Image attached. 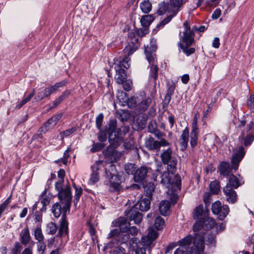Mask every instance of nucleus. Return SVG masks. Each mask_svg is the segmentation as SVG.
<instances>
[{
    "label": "nucleus",
    "mask_w": 254,
    "mask_h": 254,
    "mask_svg": "<svg viewBox=\"0 0 254 254\" xmlns=\"http://www.w3.org/2000/svg\"><path fill=\"white\" fill-rule=\"evenodd\" d=\"M128 44L124 50V53L127 56L131 55L136 51L139 46V39L137 36L136 30L133 29L128 31Z\"/></svg>",
    "instance_id": "6e6552de"
},
{
    "label": "nucleus",
    "mask_w": 254,
    "mask_h": 254,
    "mask_svg": "<svg viewBox=\"0 0 254 254\" xmlns=\"http://www.w3.org/2000/svg\"><path fill=\"white\" fill-rule=\"evenodd\" d=\"M152 199L149 198L144 197L142 200L138 201V202L134 205L135 206L138 207L140 210L141 211H147L150 208V202Z\"/></svg>",
    "instance_id": "a878e982"
},
{
    "label": "nucleus",
    "mask_w": 254,
    "mask_h": 254,
    "mask_svg": "<svg viewBox=\"0 0 254 254\" xmlns=\"http://www.w3.org/2000/svg\"><path fill=\"white\" fill-rule=\"evenodd\" d=\"M53 92L49 87L45 88L43 91L38 92L34 97L36 102L40 101L45 98L49 97Z\"/></svg>",
    "instance_id": "c756f323"
},
{
    "label": "nucleus",
    "mask_w": 254,
    "mask_h": 254,
    "mask_svg": "<svg viewBox=\"0 0 254 254\" xmlns=\"http://www.w3.org/2000/svg\"><path fill=\"white\" fill-rule=\"evenodd\" d=\"M170 202L167 200H162L159 206V209L161 215L166 216L170 212Z\"/></svg>",
    "instance_id": "393cba45"
},
{
    "label": "nucleus",
    "mask_w": 254,
    "mask_h": 254,
    "mask_svg": "<svg viewBox=\"0 0 254 254\" xmlns=\"http://www.w3.org/2000/svg\"><path fill=\"white\" fill-rule=\"evenodd\" d=\"M158 237V233L157 231L153 228H149L147 234L141 238V247H137L135 250V254H146V251L150 254L152 249L156 244V240Z\"/></svg>",
    "instance_id": "20e7f679"
},
{
    "label": "nucleus",
    "mask_w": 254,
    "mask_h": 254,
    "mask_svg": "<svg viewBox=\"0 0 254 254\" xmlns=\"http://www.w3.org/2000/svg\"><path fill=\"white\" fill-rule=\"evenodd\" d=\"M156 49V41L152 39L150 41L149 46L145 47L144 50L146 59L149 64L148 66V68L149 69V79L150 80L152 79L153 80L154 86L156 85L159 71V67L157 65Z\"/></svg>",
    "instance_id": "f03ea898"
},
{
    "label": "nucleus",
    "mask_w": 254,
    "mask_h": 254,
    "mask_svg": "<svg viewBox=\"0 0 254 254\" xmlns=\"http://www.w3.org/2000/svg\"><path fill=\"white\" fill-rule=\"evenodd\" d=\"M245 155L244 148L242 146L239 147L236 152L232 155L231 160V165L235 171L238 169L239 163L244 158Z\"/></svg>",
    "instance_id": "4468645a"
},
{
    "label": "nucleus",
    "mask_w": 254,
    "mask_h": 254,
    "mask_svg": "<svg viewBox=\"0 0 254 254\" xmlns=\"http://www.w3.org/2000/svg\"><path fill=\"white\" fill-rule=\"evenodd\" d=\"M223 191L225 195L226 196L227 200L229 202L234 203L236 201L237 198L236 192L231 186H226L223 188Z\"/></svg>",
    "instance_id": "6ab92c4d"
},
{
    "label": "nucleus",
    "mask_w": 254,
    "mask_h": 254,
    "mask_svg": "<svg viewBox=\"0 0 254 254\" xmlns=\"http://www.w3.org/2000/svg\"><path fill=\"white\" fill-rule=\"evenodd\" d=\"M199 132V130H191L190 133V144L192 148H194L197 145Z\"/></svg>",
    "instance_id": "2f4dec72"
},
{
    "label": "nucleus",
    "mask_w": 254,
    "mask_h": 254,
    "mask_svg": "<svg viewBox=\"0 0 254 254\" xmlns=\"http://www.w3.org/2000/svg\"><path fill=\"white\" fill-rule=\"evenodd\" d=\"M210 190L212 194H217L220 191V185L218 181L215 180L210 183Z\"/></svg>",
    "instance_id": "ea45409f"
},
{
    "label": "nucleus",
    "mask_w": 254,
    "mask_h": 254,
    "mask_svg": "<svg viewBox=\"0 0 254 254\" xmlns=\"http://www.w3.org/2000/svg\"><path fill=\"white\" fill-rule=\"evenodd\" d=\"M155 186L152 183H148L144 187V194L145 197L149 198L150 199L152 198V194L154 191Z\"/></svg>",
    "instance_id": "473e14b6"
},
{
    "label": "nucleus",
    "mask_w": 254,
    "mask_h": 254,
    "mask_svg": "<svg viewBox=\"0 0 254 254\" xmlns=\"http://www.w3.org/2000/svg\"><path fill=\"white\" fill-rule=\"evenodd\" d=\"M35 239L38 242L44 241V236L42 233V231L40 227H37L34 230Z\"/></svg>",
    "instance_id": "8fccbe9b"
},
{
    "label": "nucleus",
    "mask_w": 254,
    "mask_h": 254,
    "mask_svg": "<svg viewBox=\"0 0 254 254\" xmlns=\"http://www.w3.org/2000/svg\"><path fill=\"white\" fill-rule=\"evenodd\" d=\"M55 189L58 191V196L60 203H55L52 211L56 218H59L63 212H69L72 200L71 190L69 185L63 188V181H59L55 183Z\"/></svg>",
    "instance_id": "f257e3e1"
},
{
    "label": "nucleus",
    "mask_w": 254,
    "mask_h": 254,
    "mask_svg": "<svg viewBox=\"0 0 254 254\" xmlns=\"http://www.w3.org/2000/svg\"><path fill=\"white\" fill-rule=\"evenodd\" d=\"M165 226L164 219L158 216L155 220L154 226L157 230H162Z\"/></svg>",
    "instance_id": "a18cd8bd"
},
{
    "label": "nucleus",
    "mask_w": 254,
    "mask_h": 254,
    "mask_svg": "<svg viewBox=\"0 0 254 254\" xmlns=\"http://www.w3.org/2000/svg\"><path fill=\"white\" fill-rule=\"evenodd\" d=\"M126 105H127L129 108H133L135 107L136 105V99L135 97L132 96L130 98H128V100Z\"/></svg>",
    "instance_id": "680f3d73"
},
{
    "label": "nucleus",
    "mask_w": 254,
    "mask_h": 254,
    "mask_svg": "<svg viewBox=\"0 0 254 254\" xmlns=\"http://www.w3.org/2000/svg\"><path fill=\"white\" fill-rule=\"evenodd\" d=\"M70 151V148L68 147L67 149L64 152L63 157L61 159V161L64 164H66L67 162V159L69 157V152Z\"/></svg>",
    "instance_id": "774afa93"
},
{
    "label": "nucleus",
    "mask_w": 254,
    "mask_h": 254,
    "mask_svg": "<svg viewBox=\"0 0 254 254\" xmlns=\"http://www.w3.org/2000/svg\"><path fill=\"white\" fill-rule=\"evenodd\" d=\"M91 169L92 173L90 175L89 182L91 184H94L99 180V168L97 165H94L91 167Z\"/></svg>",
    "instance_id": "c85d7f7f"
},
{
    "label": "nucleus",
    "mask_w": 254,
    "mask_h": 254,
    "mask_svg": "<svg viewBox=\"0 0 254 254\" xmlns=\"http://www.w3.org/2000/svg\"><path fill=\"white\" fill-rule=\"evenodd\" d=\"M104 115L103 113H100L96 118V126L97 128L101 130L103 122Z\"/></svg>",
    "instance_id": "bf43d9fd"
},
{
    "label": "nucleus",
    "mask_w": 254,
    "mask_h": 254,
    "mask_svg": "<svg viewBox=\"0 0 254 254\" xmlns=\"http://www.w3.org/2000/svg\"><path fill=\"white\" fill-rule=\"evenodd\" d=\"M233 170L229 162L222 161L217 167V172L221 178H227L232 173Z\"/></svg>",
    "instance_id": "2eb2a0df"
},
{
    "label": "nucleus",
    "mask_w": 254,
    "mask_h": 254,
    "mask_svg": "<svg viewBox=\"0 0 254 254\" xmlns=\"http://www.w3.org/2000/svg\"><path fill=\"white\" fill-rule=\"evenodd\" d=\"M108 139L109 143L114 147L119 146L123 141L121 136V130L117 127V120L113 119L110 121L108 128Z\"/></svg>",
    "instance_id": "423d86ee"
},
{
    "label": "nucleus",
    "mask_w": 254,
    "mask_h": 254,
    "mask_svg": "<svg viewBox=\"0 0 254 254\" xmlns=\"http://www.w3.org/2000/svg\"><path fill=\"white\" fill-rule=\"evenodd\" d=\"M67 212H63L61 214L62 218L60 221V227L58 232L56 235L57 237H62L64 234L68 235V223L66 219Z\"/></svg>",
    "instance_id": "dca6fc26"
},
{
    "label": "nucleus",
    "mask_w": 254,
    "mask_h": 254,
    "mask_svg": "<svg viewBox=\"0 0 254 254\" xmlns=\"http://www.w3.org/2000/svg\"><path fill=\"white\" fill-rule=\"evenodd\" d=\"M137 166L135 164L132 163H128L125 166V170L128 175H133L135 174Z\"/></svg>",
    "instance_id": "49530a36"
},
{
    "label": "nucleus",
    "mask_w": 254,
    "mask_h": 254,
    "mask_svg": "<svg viewBox=\"0 0 254 254\" xmlns=\"http://www.w3.org/2000/svg\"><path fill=\"white\" fill-rule=\"evenodd\" d=\"M154 19V18L152 15H145L142 16L141 18V24L144 27H147L153 21Z\"/></svg>",
    "instance_id": "f704fd0d"
},
{
    "label": "nucleus",
    "mask_w": 254,
    "mask_h": 254,
    "mask_svg": "<svg viewBox=\"0 0 254 254\" xmlns=\"http://www.w3.org/2000/svg\"><path fill=\"white\" fill-rule=\"evenodd\" d=\"M222 207L221 202L219 201H216L212 204V211L213 214H219L220 209Z\"/></svg>",
    "instance_id": "5fc2aeb1"
},
{
    "label": "nucleus",
    "mask_w": 254,
    "mask_h": 254,
    "mask_svg": "<svg viewBox=\"0 0 254 254\" xmlns=\"http://www.w3.org/2000/svg\"><path fill=\"white\" fill-rule=\"evenodd\" d=\"M194 236L189 235L179 242V245L181 247H189L192 242H193Z\"/></svg>",
    "instance_id": "c9c22d12"
},
{
    "label": "nucleus",
    "mask_w": 254,
    "mask_h": 254,
    "mask_svg": "<svg viewBox=\"0 0 254 254\" xmlns=\"http://www.w3.org/2000/svg\"><path fill=\"white\" fill-rule=\"evenodd\" d=\"M105 147V144L102 142L94 143L91 148L92 152H96L101 150Z\"/></svg>",
    "instance_id": "6e6d98bb"
},
{
    "label": "nucleus",
    "mask_w": 254,
    "mask_h": 254,
    "mask_svg": "<svg viewBox=\"0 0 254 254\" xmlns=\"http://www.w3.org/2000/svg\"><path fill=\"white\" fill-rule=\"evenodd\" d=\"M188 0H170L171 8L169 12H173L174 15H177L180 8Z\"/></svg>",
    "instance_id": "412c9836"
},
{
    "label": "nucleus",
    "mask_w": 254,
    "mask_h": 254,
    "mask_svg": "<svg viewBox=\"0 0 254 254\" xmlns=\"http://www.w3.org/2000/svg\"><path fill=\"white\" fill-rule=\"evenodd\" d=\"M119 84H122L124 89L126 91H129L132 88V83L130 79H126L123 83H119Z\"/></svg>",
    "instance_id": "4d7b16f0"
},
{
    "label": "nucleus",
    "mask_w": 254,
    "mask_h": 254,
    "mask_svg": "<svg viewBox=\"0 0 254 254\" xmlns=\"http://www.w3.org/2000/svg\"><path fill=\"white\" fill-rule=\"evenodd\" d=\"M130 59L126 56L117 57L114 59V68L116 70L115 78L118 83H123L127 79L126 69L130 66Z\"/></svg>",
    "instance_id": "39448f33"
},
{
    "label": "nucleus",
    "mask_w": 254,
    "mask_h": 254,
    "mask_svg": "<svg viewBox=\"0 0 254 254\" xmlns=\"http://www.w3.org/2000/svg\"><path fill=\"white\" fill-rule=\"evenodd\" d=\"M54 123L53 119L51 117L44 124V127L40 128L39 131L45 132L49 128L53 127L56 125V124Z\"/></svg>",
    "instance_id": "de8ad7c7"
},
{
    "label": "nucleus",
    "mask_w": 254,
    "mask_h": 254,
    "mask_svg": "<svg viewBox=\"0 0 254 254\" xmlns=\"http://www.w3.org/2000/svg\"><path fill=\"white\" fill-rule=\"evenodd\" d=\"M123 188L121 184H119V183H115V182H109V190L111 192H119L120 191L123 190Z\"/></svg>",
    "instance_id": "58836bf2"
},
{
    "label": "nucleus",
    "mask_w": 254,
    "mask_h": 254,
    "mask_svg": "<svg viewBox=\"0 0 254 254\" xmlns=\"http://www.w3.org/2000/svg\"><path fill=\"white\" fill-rule=\"evenodd\" d=\"M228 183L226 186H231L232 188L237 189L244 182L241 183V180L236 177L234 174H231L229 176Z\"/></svg>",
    "instance_id": "cd10ccee"
},
{
    "label": "nucleus",
    "mask_w": 254,
    "mask_h": 254,
    "mask_svg": "<svg viewBox=\"0 0 254 254\" xmlns=\"http://www.w3.org/2000/svg\"><path fill=\"white\" fill-rule=\"evenodd\" d=\"M215 235L209 234L205 238L204 237V239H205L206 242L207 243V244H212L215 242Z\"/></svg>",
    "instance_id": "69168bd1"
},
{
    "label": "nucleus",
    "mask_w": 254,
    "mask_h": 254,
    "mask_svg": "<svg viewBox=\"0 0 254 254\" xmlns=\"http://www.w3.org/2000/svg\"><path fill=\"white\" fill-rule=\"evenodd\" d=\"M203 213V206L202 204H200L196 206L193 211V217L195 219H199L201 217Z\"/></svg>",
    "instance_id": "e433bc0d"
},
{
    "label": "nucleus",
    "mask_w": 254,
    "mask_h": 254,
    "mask_svg": "<svg viewBox=\"0 0 254 254\" xmlns=\"http://www.w3.org/2000/svg\"><path fill=\"white\" fill-rule=\"evenodd\" d=\"M151 103V99L149 97L142 100L138 105L139 109L142 111L146 110Z\"/></svg>",
    "instance_id": "09e8293b"
},
{
    "label": "nucleus",
    "mask_w": 254,
    "mask_h": 254,
    "mask_svg": "<svg viewBox=\"0 0 254 254\" xmlns=\"http://www.w3.org/2000/svg\"><path fill=\"white\" fill-rule=\"evenodd\" d=\"M108 239L113 238L112 242L116 245L126 243L128 241L130 236L128 234H124L121 228L114 229L110 231L107 236Z\"/></svg>",
    "instance_id": "9d476101"
},
{
    "label": "nucleus",
    "mask_w": 254,
    "mask_h": 254,
    "mask_svg": "<svg viewBox=\"0 0 254 254\" xmlns=\"http://www.w3.org/2000/svg\"><path fill=\"white\" fill-rule=\"evenodd\" d=\"M151 172V168L146 166L136 168L133 177L134 181L136 183H143L147 177H149Z\"/></svg>",
    "instance_id": "9b49d317"
},
{
    "label": "nucleus",
    "mask_w": 254,
    "mask_h": 254,
    "mask_svg": "<svg viewBox=\"0 0 254 254\" xmlns=\"http://www.w3.org/2000/svg\"><path fill=\"white\" fill-rule=\"evenodd\" d=\"M229 212V207L227 205H223L220 209L219 214H217L216 215L218 216V218L220 220H223L228 214Z\"/></svg>",
    "instance_id": "37998d69"
},
{
    "label": "nucleus",
    "mask_w": 254,
    "mask_h": 254,
    "mask_svg": "<svg viewBox=\"0 0 254 254\" xmlns=\"http://www.w3.org/2000/svg\"><path fill=\"white\" fill-rule=\"evenodd\" d=\"M48 234L51 235H54L57 231L58 226L53 222H50L47 225Z\"/></svg>",
    "instance_id": "603ef678"
},
{
    "label": "nucleus",
    "mask_w": 254,
    "mask_h": 254,
    "mask_svg": "<svg viewBox=\"0 0 254 254\" xmlns=\"http://www.w3.org/2000/svg\"><path fill=\"white\" fill-rule=\"evenodd\" d=\"M239 139L241 142L243 141V143L245 146H248L250 145L254 140V135L250 133L245 137V132L242 131L239 137Z\"/></svg>",
    "instance_id": "bb28decb"
},
{
    "label": "nucleus",
    "mask_w": 254,
    "mask_h": 254,
    "mask_svg": "<svg viewBox=\"0 0 254 254\" xmlns=\"http://www.w3.org/2000/svg\"><path fill=\"white\" fill-rule=\"evenodd\" d=\"M75 196L74 200L77 202L79 200L80 196L82 193V189L81 187H77L75 186Z\"/></svg>",
    "instance_id": "338daca9"
},
{
    "label": "nucleus",
    "mask_w": 254,
    "mask_h": 254,
    "mask_svg": "<svg viewBox=\"0 0 254 254\" xmlns=\"http://www.w3.org/2000/svg\"><path fill=\"white\" fill-rule=\"evenodd\" d=\"M140 7L143 13H148L151 10L152 4L149 0H144L140 3Z\"/></svg>",
    "instance_id": "a19ab883"
},
{
    "label": "nucleus",
    "mask_w": 254,
    "mask_h": 254,
    "mask_svg": "<svg viewBox=\"0 0 254 254\" xmlns=\"http://www.w3.org/2000/svg\"><path fill=\"white\" fill-rule=\"evenodd\" d=\"M148 132L153 133L158 138L162 137L163 133L161 132L159 129H157V125L155 120H152L149 122L148 125Z\"/></svg>",
    "instance_id": "b1692460"
},
{
    "label": "nucleus",
    "mask_w": 254,
    "mask_h": 254,
    "mask_svg": "<svg viewBox=\"0 0 254 254\" xmlns=\"http://www.w3.org/2000/svg\"><path fill=\"white\" fill-rule=\"evenodd\" d=\"M20 241L21 244L26 246L30 241L31 238L30 235L29 230L27 226L22 230L20 235Z\"/></svg>",
    "instance_id": "5701e85b"
},
{
    "label": "nucleus",
    "mask_w": 254,
    "mask_h": 254,
    "mask_svg": "<svg viewBox=\"0 0 254 254\" xmlns=\"http://www.w3.org/2000/svg\"><path fill=\"white\" fill-rule=\"evenodd\" d=\"M116 226L121 228L123 232H124V234L136 236L138 233V229L135 226L128 227L127 220L124 218H119L116 222Z\"/></svg>",
    "instance_id": "ddd939ff"
},
{
    "label": "nucleus",
    "mask_w": 254,
    "mask_h": 254,
    "mask_svg": "<svg viewBox=\"0 0 254 254\" xmlns=\"http://www.w3.org/2000/svg\"><path fill=\"white\" fill-rule=\"evenodd\" d=\"M116 171H115L114 172L111 173L110 171L107 172L106 171V174L107 176V178H108L109 180V182H115V183H119V184H121L122 182V176H120L116 173Z\"/></svg>",
    "instance_id": "7c9ffc66"
},
{
    "label": "nucleus",
    "mask_w": 254,
    "mask_h": 254,
    "mask_svg": "<svg viewBox=\"0 0 254 254\" xmlns=\"http://www.w3.org/2000/svg\"><path fill=\"white\" fill-rule=\"evenodd\" d=\"M76 127H72L70 128L66 129L61 133V136L63 137H67L75 132L76 130Z\"/></svg>",
    "instance_id": "e2e57ef3"
},
{
    "label": "nucleus",
    "mask_w": 254,
    "mask_h": 254,
    "mask_svg": "<svg viewBox=\"0 0 254 254\" xmlns=\"http://www.w3.org/2000/svg\"><path fill=\"white\" fill-rule=\"evenodd\" d=\"M170 188H172L173 190L177 191L180 190L181 189V179L179 175H175L174 179L171 182Z\"/></svg>",
    "instance_id": "72a5a7b5"
},
{
    "label": "nucleus",
    "mask_w": 254,
    "mask_h": 254,
    "mask_svg": "<svg viewBox=\"0 0 254 254\" xmlns=\"http://www.w3.org/2000/svg\"><path fill=\"white\" fill-rule=\"evenodd\" d=\"M117 147H114L110 143V145L103 151V154L105 158L110 160L111 162H117L118 161L117 156L118 153L115 150Z\"/></svg>",
    "instance_id": "f3484780"
},
{
    "label": "nucleus",
    "mask_w": 254,
    "mask_h": 254,
    "mask_svg": "<svg viewBox=\"0 0 254 254\" xmlns=\"http://www.w3.org/2000/svg\"><path fill=\"white\" fill-rule=\"evenodd\" d=\"M125 215L129 221L133 220L135 224L140 223L142 219V214L138 211V207L132 206L125 211Z\"/></svg>",
    "instance_id": "f8f14e48"
},
{
    "label": "nucleus",
    "mask_w": 254,
    "mask_h": 254,
    "mask_svg": "<svg viewBox=\"0 0 254 254\" xmlns=\"http://www.w3.org/2000/svg\"><path fill=\"white\" fill-rule=\"evenodd\" d=\"M159 143L158 141L149 136L145 138V147L148 150L158 152L159 151Z\"/></svg>",
    "instance_id": "aec40b11"
},
{
    "label": "nucleus",
    "mask_w": 254,
    "mask_h": 254,
    "mask_svg": "<svg viewBox=\"0 0 254 254\" xmlns=\"http://www.w3.org/2000/svg\"><path fill=\"white\" fill-rule=\"evenodd\" d=\"M185 30L180 37V41L178 43L179 47L187 56H190L194 54L195 49L190 47L194 42V32L190 29V23L186 21L183 24Z\"/></svg>",
    "instance_id": "7ed1b4c3"
},
{
    "label": "nucleus",
    "mask_w": 254,
    "mask_h": 254,
    "mask_svg": "<svg viewBox=\"0 0 254 254\" xmlns=\"http://www.w3.org/2000/svg\"><path fill=\"white\" fill-rule=\"evenodd\" d=\"M216 225L215 219L204 215L202 218L199 219L193 224V230L194 232H198L201 229L204 230H208L214 229Z\"/></svg>",
    "instance_id": "1a4fd4ad"
},
{
    "label": "nucleus",
    "mask_w": 254,
    "mask_h": 254,
    "mask_svg": "<svg viewBox=\"0 0 254 254\" xmlns=\"http://www.w3.org/2000/svg\"><path fill=\"white\" fill-rule=\"evenodd\" d=\"M117 97L122 106L126 105V103L128 100L127 94L124 91L119 92Z\"/></svg>",
    "instance_id": "79ce46f5"
},
{
    "label": "nucleus",
    "mask_w": 254,
    "mask_h": 254,
    "mask_svg": "<svg viewBox=\"0 0 254 254\" xmlns=\"http://www.w3.org/2000/svg\"><path fill=\"white\" fill-rule=\"evenodd\" d=\"M179 196L178 194V192H176V191L175 190H172V192L170 195V200L171 201L172 203L174 205L176 204L178 200Z\"/></svg>",
    "instance_id": "0e129e2a"
},
{
    "label": "nucleus",
    "mask_w": 254,
    "mask_h": 254,
    "mask_svg": "<svg viewBox=\"0 0 254 254\" xmlns=\"http://www.w3.org/2000/svg\"><path fill=\"white\" fill-rule=\"evenodd\" d=\"M170 4L166 2L163 1L159 4L158 9L157 11L159 15H162L166 13L167 11L169 12Z\"/></svg>",
    "instance_id": "4c0bfd02"
},
{
    "label": "nucleus",
    "mask_w": 254,
    "mask_h": 254,
    "mask_svg": "<svg viewBox=\"0 0 254 254\" xmlns=\"http://www.w3.org/2000/svg\"><path fill=\"white\" fill-rule=\"evenodd\" d=\"M171 182V180L170 178L169 173L164 172L161 175V184L170 189Z\"/></svg>",
    "instance_id": "c03bdc74"
},
{
    "label": "nucleus",
    "mask_w": 254,
    "mask_h": 254,
    "mask_svg": "<svg viewBox=\"0 0 254 254\" xmlns=\"http://www.w3.org/2000/svg\"><path fill=\"white\" fill-rule=\"evenodd\" d=\"M161 161L164 165H167L169 172L173 174L177 170L178 160L175 156L173 155V151L171 148L163 150L160 154Z\"/></svg>",
    "instance_id": "0eeeda50"
},
{
    "label": "nucleus",
    "mask_w": 254,
    "mask_h": 254,
    "mask_svg": "<svg viewBox=\"0 0 254 254\" xmlns=\"http://www.w3.org/2000/svg\"><path fill=\"white\" fill-rule=\"evenodd\" d=\"M46 249V245L44 241L38 242L37 244V251L40 253L39 254H44Z\"/></svg>",
    "instance_id": "052dcab7"
},
{
    "label": "nucleus",
    "mask_w": 254,
    "mask_h": 254,
    "mask_svg": "<svg viewBox=\"0 0 254 254\" xmlns=\"http://www.w3.org/2000/svg\"><path fill=\"white\" fill-rule=\"evenodd\" d=\"M22 249V245L18 242H16L11 250L12 254H20Z\"/></svg>",
    "instance_id": "13d9d810"
},
{
    "label": "nucleus",
    "mask_w": 254,
    "mask_h": 254,
    "mask_svg": "<svg viewBox=\"0 0 254 254\" xmlns=\"http://www.w3.org/2000/svg\"><path fill=\"white\" fill-rule=\"evenodd\" d=\"M169 15L164 18L159 24L157 25V27H163L166 24L168 23L171 19L176 15H174L173 12H169Z\"/></svg>",
    "instance_id": "3c124183"
},
{
    "label": "nucleus",
    "mask_w": 254,
    "mask_h": 254,
    "mask_svg": "<svg viewBox=\"0 0 254 254\" xmlns=\"http://www.w3.org/2000/svg\"><path fill=\"white\" fill-rule=\"evenodd\" d=\"M189 132L190 130L189 128L186 127L183 131V132L179 139L180 150L182 151H185L188 147L189 139Z\"/></svg>",
    "instance_id": "a211bd4d"
},
{
    "label": "nucleus",
    "mask_w": 254,
    "mask_h": 254,
    "mask_svg": "<svg viewBox=\"0 0 254 254\" xmlns=\"http://www.w3.org/2000/svg\"><path fill=\"white\" fill-rule=\"evenodd\" d=\"M67 81L66 80H64L59 82L56 83L54 85L49 86V87L50 88L52 92L53 93L55 92H56L59 88L65 86L66 85V84L67 83Z\"/></svg>",
    "instance_id": "864d4df0"
},
{
    "label": "nucleus",
    "mask_w": 254,
    "mask_h": 254,
    "mask_svg": "<svg viewBox=\"0 0 254 254\" xmlns=\"http://www.w3.org/2000/svg\"><path fill=\"white\" fill-rule=\"evenodd\" d=\"M167 89L165 96L163 105L164 106L166 105V106L168 105L171 100L172 96L173 95L174 90L176 88V85L173 82H172L171 84L167 83Z\"/></svg>",
    "instance_id": "4be33fe9"
}]
</instances>
